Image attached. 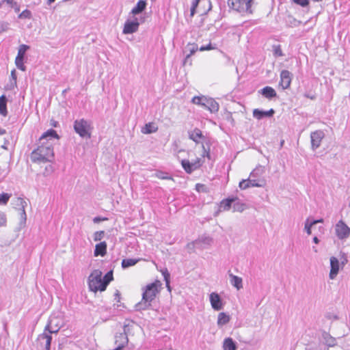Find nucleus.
Listing matches in <instances>:
<instances>
[{
    "instance_id": "4468645a",
    "label": "nucleus",
    "mask_w": 350,
    "mask_h": 350,
    "mask_svg": "<svg viewBox=\"0 0 350 350\" xmlns=\"http://www.w3.org/2000/svg\"><path fill=\"white\" fill-rule=\"evenodd\" d=\"M280 85L283 90L289 88L292 79L293 74L287 70H282L280 72Z\"/></svg>"
},
{
    "instance_id": "864d4df0",
    "label": "nucleus",
    "mask_w": 350,
    "mask_h": 350,
    "mask_svg": "<svg viewBox=\"0 0 350 350\" xmlns=\"http://www.w3.org/2000/svg\"><path fill=\"white\" fill-rule=\"evenodd\" d=\"M107 219L105 218V217H95L94 219H93V221L94 223H99L100 221H104V220H107Z\"/></svg>"
},
{
    "instance_id": "393cba45",
    "label": "nucleus",
    "mask_w": 350,
    "mask_h": 350,
    "mask_svg": "<svg viewBox=\"0 0 350 350\" xmlns=\"http://www.w3.org/2000/svg\"><path fill=\"white\" fill-rule=\"evenodd\" d=\"M234 201L232 203V208L234 212H243L247 208L246 204L243 203L237 197H233Z\"/></svg>"
},
{
    "instance_id": "2eb2a0df",
    "label": "nucleus",
    "mask_w": 350,
    "mask_h": 350,
    "mask_svg": "<svg viewBox=\"0 0 350 350\" xmlns=\"http://www.w3.org/2000/svg\"><path fill=\"white\" fill-rule=\"evenodd\" d=\"M210 303L211 307L217 311H219L224 308L223 301L220 295L215 292L211 293L209 295Z\"/></svg>"
},
{
    "instance_id": "7ed1b4c3",
    "label": "nucleus",
    "mask_w": 350,
    "mask_h": 350,
    "mask_svg": "<svg viewBox=\"0 0 350 350\" xmlns=\"http://www.w3.org/2000/svg\"><path fill=\"white\" fill-rule=\"evenodd\" d=\"M159 292L157 282L148 284L143 292L142 301L135 306V310L140 311L148 309L151 306V302L155 299Z\"/></svg>"
},
{
    "instance_id": "a878e982",
    "label": "nucleus",
    "mask_w": 350,
    "mask_h": 350,
    "mask_svg": "<svg viewBox=\"0 0 350 350\" xmlns=\"http://www.w3.org/2000/svg\"><path fill=\"white\" fill-rule=\"evenodd\" d=\"M230 284L235 287L237 290L243 288V280L241 278L234 275L232 273H229Z\"/></svg>"
},
{
    "instance_id": "5fc2aeb1",
    "label": "nucleus",
    "mask_w": 350,
    "mask_h": 350,
    "mask_svg": "<svg viewBox=\"0 0 350 350\" xmlns=\"http://www.w3.org/2000/svg\"><path fill=\"white\" fill-rule=\"evenodd\" d=\"M14 9L15 12H19L20 6L16 3L13 1V4H10Z\"/></svg>"
},
{
    "instance_id": "aec40b11",
    "label": "nucleus",
    "mask_w": 350,
    "mask_h": 350,
    "mask_svg": "<svg viewBox=\"0 0 350 350\" xmlns=\"http://www.w3.org/2000/svg\"><path fill=\"white\" fill-rule=\"evenodd\" d=\"M127 325L124 326V332L116 334L115 343L117 346L120 345L124 347L129 342V339L126 334Z\"/></svg>"
},
{
    "instance_id": "680f3d73",
    "label": "nucleus",
    "mask_w": 350,
    "mask_h": 350,
    "mask_svg": "<svg viewBox=\"0 0 350 350\" xmlns=\"http://www.w3.org/2000/svg\"><path fill=\"white\" fill-rule=\"evenodd\" d=\"M313 242L316 244H318L319 243V239H318L317 237H314L313 238Z\"/></svg>"
},
{
    "instance_id": "f8f14e48",
    "label": "nucleus",
    "mask_w": 350,
    "mask_h": 350,
    "mask_svg": "<svg viewBox=\"0 0 350 350\" xmlns=\"http://www.w3.org/2000/svg\"><path fill=\"white\" fill-rule=\"evenodd\" d=\"M324 136V133L321 130H317L311 133L310 139L312 150H315L320 147L321 141Z\"/></svg>"
},
{
    "instance_id": "cd10ccee",
    "label": "nucleus",
    "mask_w": 350,
    "mask_h": 350,
    "mask_svg": "<svg viewBox=\"0 0 350 350\" xmlns=\"http://www.w3.org/2000/svg\"><path fill=\"white\" fill-rule=\"evenodd\" d=\"M224 350H237V342L232 338H226L223 342Z\"/></svg>"
},
{
    "instance_id": "bf43d9fd",
    "label": "nucleus",
    "mask_w": 350,
    "mask_h": 350,
    "mask_svg": "<svg viewBox=\"0 0 350 350\" xmlns=\"http://www.w3.org/2000/svg\"><path fill=\"white\" fill-rule=\"evenodd\" d=\"M13 1L14 0H2L1 2L0 3V7L1 6L2 3H3L5 2L7 4H13Z\"/></svg>"
},
{
    "instance_id": "4c0bfd02",
    "label": "nucleus",
    "mask_w": 350,
    "mask_h": 350,
    "mask_svg": "<svg viewBox=\"0 0 350 350\" xmlns=\"http://www.w3.org/2000/svg\"><path fill=\"white\" fill-rule=\"evenodd\" d=\"M28 49H29V46L24 44H21L18 48V54L16 57L25 59V53Z\"/></svg>"
},
{
    "instance_id": "a211bd4d",
    "label": "nucleus",
    "mask_w": 350,
    "mask_h": 350,
    "mask_svg": "<svg viewBox=\"0 0 350 350\" xmlns=\"http://www.w3.org/2000/svg\"><path fill=\"white\" fill-rule=\"evenodd\" d=\"M59 136L56 132L53 129H50L44 132L41 137L39 138V144H44L46 142H49L50 139H58Z\"/></svg>"
},
{
    "instance_id": "6e6552de",
    "label": "nucleus",
    "mask_w": 350,
    "mask_h": 350,
    "mask_svg": "<svg viewBox=\"0 0 350 350\" xmlns=\"http://www.w3.org/2000/svg\"><path fill=\"white\" fill-rule=\"evenodd\" d=\"M336 237L340 240L347 239L350 235V228L342 221H338L335 226Z\"/></svg>"
},
{
    "instance_id": "49530a36",
    "label": "nucleus",
    "mask_w": 350,
    "mask_h": 350,
    "mask_svg": "<svg viewBox=\"0 0 350 350\" xmlns=\"http://www.w3.org/2000/svg\"><path fill=\"white\" fill-rule=\"evenodd\" d=\"M162 274L163 275V278L165 282H166L167 286L170 288L169 283H170V274L168 272L167 269H165L162 271Z\"/></svg>"
},
{
    "instance_id": "1a4fd4ad",
    "label": "nucleus",
    "mask_w": 350,
    "mask_h": 350,
    "mask_svg": "<svg viewBox=\"0 0 350 350\" xmlns=\"http://www.w3.org/2000/svg\"><path fill=\"white\" fill-rule=\"evenodd\" d=\"M202 163L201 159L199 158L191 162L187 159H183L181 161V165L187 174H191L193 172L200 168Z\"/></svg>"
},
{
    "instance_id": "e433bc0d",
    "label": "nucleus",
    "mask_w": 350,
    "mask_h": 350,
    "mask_svg": "<svg viewBox=\"0 0 350 350\" xmlns=\"http://www.w3.org/2000/svg\"><path fill=\"white\" fill-rule=\"evenodd\" d=\"M157 128L154 126L152 123L146 124L145 126L142 129V131L145 134H150L156 132Z\"/></svg>"
},
{
    "instance_id": "f257e3e1",
    "label": "nucleus",
    "mask_w": 350,
    "mask_h": 350,
    "mask_svg": "<svg viewBox=\"0 0 350 350\" xmlns=\"http://www.w3.org/2000/svg\"><path fill=\"white\" fill-rule=\"evenodd\" d=\"M103 273L98 269L94 270L88 277V286L91 291H104L113 280V271H109L103 278Z\"/></svg>"
},
{
    "instance_id": "412c9836",
    "label": "nucleus",
    "mask_w": 350,
    "mask_h": 350,
    "mask_svg": "<svg viewBox=\"0 0 350 350\" xmlns=\"http://www.w3.org/2000/svg\"><path fill=\"white\" fill-rule=\"evenodd\" d=\"M188 134L189 139L196 144L201 142L205 138L201 130L198 128H195L193 130L189 131Z\"/></svg>"
},
{
    "instance_id": "79ce46f5",
    "label": "nucleus",
    "mask_w": 350,
    "mask_h": 350,
    "mask_svg": "<svg viewBox=\"0 0 350 350\" xmlns=\"http://www.w3.org/2000/svg\"><path fill=\"white\" fill-rule=\"evenodd\" d=\"M11 197V195L8 193H2L0 194V205H5L10 198Z\"/></svg>"
},
{
    "instance_id": "774afa93",
    "label": "nucleus",
    "mask_w": 350,
    "mask_h": 350,
    "mask_svg": "<svg viewBox=\"0 0 350 350\" xmlns=\"http://www.w3.org/2000/svg\"><path fill=\"white\" fill-rule=\"evenodd\" d=\"M309 97L310 98V99L313 98V97H311V95L307 96V98H309Z\"/></svg>"
},
{
    "instance_id": "de8ad7c7",
    "label": "nucleus",
    "mask_w": 350,
    "mask_h": 350,
    "mask_svg": "<svg viewBox=\"0 0 350 350\" xmlns=\"http://www.w3.org/2000/svg\"><path fill=\"white\" fill-rule=\"evenodd\" d=\"M7 224L6 215L0 211V227L5 226Z\"/></svg>"
},
{
    "instance_id": "20e7f679",
    "label": "nucleus",
    "mask_w": 350,
    "mask_h": 350,
    "mask_svg": "<svg viewBox=\"0 0 350 350\" xmlns=\"http://www.w3.org/2000/svg\"><path fill=\"white\" fill-rule=\"evenodd\" d=\"M64 319L61 314H58L57 315L55 314H53L49 317L43 333L49 334L51 336L52 334H57L64 326Z\"/></svg>"
},
{
    "instance_id": "7c9ffc66",
    "label": "nucleus",
    "mask_w": 350,
    "mask_h": 350,
    "mask_svg": "<svg viewBox=\"0 0 350 350\" xmlns=\"http://www.w3.org/2000/svg\"><path fill=\"white\" fill-rule=\"evenodd\" d=\"M230 316L225 312H220L218 314L217 325L221 327L227 324L230 321Z\"/></svg>"
},
{
    "instance_id": "c9c22d12",
    "label": "nucleus",
    "mask_w": 350,
    "mask_h": 350,
    "mask_svg": "<svg viewBox=\"0 0 350 350\" xmlns=\"http://www.w3.org/2000/svg\"><path fill=\"white\" fill-rule=\"evenodd\" d=\"M139 261V259L135 258H126L122 261V267L126 269L136 265Z\"/></svg>"
},
{
    "instance_id": "8fccbe9b",
    "label": "nucleus",
    "mask_w": 350,
    "mask_h": 350,
    "mask_svg": "<svg viewBox=\"0 0 350 350\" xmlns=\"http://www.w3.org/2000/svg\"><path fill=\"white\" fill-rule=\"evenodd\" d=\"M202 156L203 157H207L208 159L211 158V154L209 150H207L204 145L202 144Z\"/></svg>"
},
{
    "instance_id": "13d9d810",
    "label": "nucleus",
    "mask_w": 350,
    "mask_h": 350,
    "mask_svg": "<svg viewBox=\"0 0 350 350\" xmlns=\"http://www.w3.org/2000/svg\"><path fill=\"white\" fill-rule=\"evenodd\" d=\"M114 296H115V299L117 300V301H120V293L118 291H116L115 294H114Z\"/></svg>"
},
{
    "instance_id": "4d7b16f0",
    "label": "nucleus",
    "mask_w": 350,
    "mask_h": 350,
    "mask_svg": "<svg viewBox=\"0 0 350 350\" xmlns=\"http://www.w3.org/2000/svg\"><path fill=\"white\" fill-rule=\"evenodd\" d=\"M253 0H247L245 1L246 10L248 11L252 6Z\"/></svg>"
},
{
    "instance_id": "c03bdc74",
    "label": "nucleus",
    "mask_w": 350,
    "mask_h": 350,
    "mask_svg": "<svg viewBox=\"0 0 350 350\" xmlns=\"http://www.w3.org/2000/svg\"><path fill=\"white\" fill-rule=\"evenodd\" d=\"M291 1L302 8L308 7L310 4V0H291Z\"/></svg>"
},
{
    "instance_id": "2f4dec72",
    "label": "nucleus",
    "mask_w": 350,
    "mask_h": 350,
    "mask_svg": "<svg viewBox=\"0 0 350 350\" xmlns=\"http://www.w3.org/2000/svg\"><path fill=\"white\" fill-rule=\"evenodd\" d=\"M198 50H199V48L198 46V44L196 43H188L187 46H185L183 52L188 53L187 55H189L191 56L193 55Z\"/></svg>"
},
{
    "instance_id": "423d86ee",
    "label": "nucleus",
    "mask_w": 350,
    "mask_h": 350,
    "mask_svg": "<svg viewBox=\"0 0 350 350\" xmlns=\"http://www.w3.org/2000/svg\"><path fill=\"white\" fill-rule=\"evenodd\" d=\"M75 131L82 138L91 137V122L84 118L74 122Z\"/></svg>"
},
{
    "instance_id": "c756f323",
    "label": "nucleus",
    "mask_w": 350,
    "mask_h": 350,
    "mask_svg": "<svg viewBox=\"0 0 350 350\" xmlns=\"http://www.w3.org/2000/svg\"><path fill=\"white\" fill-rule=\"evenodd\" d=\"M7 102L8 99L5 95H2L0 96V114L3 116H8V109H7Z\"/></svg>"
},
{
    "instance_id": "e2e57ef3",
    "label": "nucleus",
    "mask_w": 350,
    "mask_h": 350,
    "mask_svg": "<svg viewBox=\"0 0 350 350\" xmlns=\"http://www.w3.org/2000/svg\"><path fill=\"white\" fill-rule=\"evenodd\" d=\"M6 131L5 129H0V135L5 134Z\"/></svg>"
},
{
    "instance_id": "6ab92c4d",
    "label": "nucleus",
    "mask_w": 350,
    "mask_h": 350,
    "mask_svg": "<svg viewBox=\"0 0 350 350\" xmlns=\"http://www.w3.org/2000/svg\"><path fill=\"white\" fill-rule=\"evenodd\" d=\"M274 113L275 111L273 109H270L268 111H264L259 109H255L253 110V116L258 120H262L265 118H271Z\"/></svg>"
},
{
    "instance_id": "9b49d317",
    "label": "nucleus",
    "mask_w": 350,
    "mask_h": 350,
    "mask_svg": "<svg viewBox=\"0 0 350 350\" xmlns=\"http://www.w3.org/2000/svg\"><path fill=\"white\" fill-rule=\"evenodd\" d=\"M139 23L137 18L134 17L133 19H128L123 28L124 34H131L136 32L138 30Z\"/></svg>"
},
{
    "instance_id": "39448f33",
    "label": "nucleus",
    "mask_w": 350,
    "mask_h": 350,
    "mask_svg": "<svg viewBox=\"0 0 350 350\" xmlns=\"http://www.w3.org/2000/svg\"><path fill=\"white\" fill-rule=\"evenodd\" d=\"M192 103L200 105L204 109H208L211 113H216L219 111V105L212 98H208L204 96H194L191 100Z\"/></svg>"
},
{
    "instance_id": "338daca9",
    "label": "nucleus",
    "mask_w": 350,
    "mask_h": 350,
    "mask_svg": "<svg viewBox=\"0 0 350 350\" xmlns=\"http://www.w3.org/2000/svg\"><path fill=\"white\" fill-rule=\"evenodd\" d=\"M313 1H315V2H319V1H322L323 0H312Z\"/></svg>"
},
{
    "instance_id": "69168bd1",
    "label": "nucleus",
    "mask_w": 350,
    "mask_h": 350,
    "mask_svg": "<svg viewBox=\"0 0 350 350\" xmlns=\"http://www.w3.org/2000/svg\"><path fill=\"white\" fill-rule=\"evenodd\" d=\"M204 187V185H203L197 184V185H196V189H198V187Z\"/></svg>"
},
{
    "instance_id": "ddd939ff",
    "label": "nucleus",
    "mask_w": 350,
    "mask_h": 350,
    "mask_svg": "<svg viewBox=\"0 0 350 350\" xmlns=\"http://www.w3.org/2000/svg\"><path fill=\"white\" fill-rule=\"evenodd\" d=\"M213 243V239L209 236H201L193 242L196 248L203 250L207 248Z\"/></svg>"
},
{
    "instance_id": "bb28decb",
    "label": "nucleus",
    "mask_w": 350,
    "mask_h": 350,
    "mask_svg": "<svg viewBox=\"0 0 350 350\" xmlns=\"http://www.w3.org/2000/svg\"><path fill=\"white\" fill-rule=\"evenodd\" d=\"M147 2L145 0H139L136 5L132 9L131 13L133 15L142 13L146 8Z\"/></svg>"
},
{
    "instance_id": "0eeeda50",
    "label": "nucleus",
    "mask_w": 350,
    "mask_h": 350,
    "mask_svg": "<svg viewBox=\"0 0 350 350\" xmlns=\"http://www.w3.org/2000/svg\"><path fill=\"white\" fill-rule=\"evenodd\" d=\"M265 185L264 178H253L249 176L247 180H242L239 185L241 190L247 189L250 187H263Z\"/></svg>"
},
{
    "instance_id": "f3484780",
    "label": "nucleus",
    "mask_w": 350,
    "mask_h": 350,
    "mask_svg": "<svg viewBox=\"0 0 350 350\" xmlns=\"http://www.w3.org/2000/svg\"><path fill=\"white\" fill-rule=\"evenodd\" d=\"M340 269V262L337 258L331 257L330 258V272H329V278L333 280L334 279L338 273Z\"/></svg>"
},
{
    "instance_id": "58836bf2",
    "label": "nucleus",
    "mask_w": 350,
    "mask_h": 350,
    "mask_svg": "<svg viewBox=\"0 0 350 350\" xmlns=\"http://www.w3.org/2000/svg\"><path fill=\"white\" fill-rule=\"evenodd\" d=\"M200 0H194L192 2V5L190 10V16L193 17L196 13L198 12L200 5Z\"/></svg>"
},
{
    "instance_id": "09e8293b",
    "label": "nucleus",
    "mask_w": 350,
    "mask_h": 350,
    "mask_svg": "<svg viewBox=\"0 0 350 350\" xmlns=\"http://www.w3.org/2000/svg\"><path fill=\"white\" fill-rule=\"evenodd\" d=\"M9 23L5 21L0 22V33L8 30Z\"/></svg>"
},
{
    "instance_id": "b1692460",
    "label": "nucleus",
    "mask_w": 350,
    "mask_h": 350,
    "mask_svg": "<svg viewBox=\"0 0 350 350\" xmlns=\"http://www.w3.org/2000/svg\"><path fill=\"white\" fill-rule=\"evenodd\" d=\"M200 5L198 12L201 15H204L211 10L212 5L210 0H200Z\"/></svg>"
},
{
    "instance_id": "473e14b6",
    "label": "nucleus",
    "mask_w": 350,
    "mask_h": 350,
    "mask_svg": "<svg viewBox=\"0 0 350 350\" xmlns=\"http://www.w3.org/2000/svg\"><path fill=\"white\" fill-rule=\"evenodd\" d=\"M265 170L264 167L261 165L256 167L250 174V177L253 178H261Z\"/></svg>"
},
{
    "instance_id": "4be33fe9",
    "label": "nucleus",
    "mask_w": 350,
    "mask_h": 350,
    "mask_svg": "<svg viewBox=\"0 0 350 350\" xmlns=\"http://www.w3.org/2000/svg\"><path fill=\"white\" fill-rule=\"evenodd\" d=\"M258 93L262 94L265 98L272 100L277 97V93L275 90L270 86H265V88L258 90Z\"/></svg>"
},
{
    "instance_id": "f03ea898",
    "label": "nucleus",
    "mask_w": 350,
    "mask_h": 350,
    "mask_svg": "<svg viewBox=\"0 0 350 350\" xmlns=\"http://www.w3.org/2000/svg\"><path fill=\"white\" fill-rule=\"evenodd\" d=\"M53 157V148L49 142L44 144L38 143V148L31 153V161L37 163L50 162Z\"/></svg>"
},
{
    "instance_id": "ea45409f",
    "label": "nucleus",
    "mask_w": 350,
    "mask_h": 350,
    "mask_svg": "<svg viewBox=\"0 0 350 350\" xmlns=\"http://www.w3.org/2000/svg\"><path fill=\"white\" fill-rule=\"evenodd\" d=\"M273 56L275 57H282L284 55V53L281 49V46L280 44L273 45Z\"/></svg>"
},
{
    "instance_id": "37998d69",
    "label": "nucleus",
    "mask_w": 350,
    "mask_h": 350,
    "mask_svg": "<svg viewBox=\"0 0 350 350\" xmlns=\"http://www.w3.org/2000/svg\"><path fill=\"white\" fill-rule=\"evenodd\" d=\"M32 17L31 12L29 10H23L19 15L18 18L20 19H30Z\"/></svg>"
},
{
    "instance_id": "6e6d98bb",
    "label": "nucleus",
    "mask_w": 350,
    "mask_h": 350,
    "mask_svg": "<svg viewBox=\"0 0 350 350\" xmlns=\"http://www.w3.org/2000/svg\"><path fill=\"white\" fill-rule=\"evenodd\" d=\"M289 19H290V23L291 25H294V26H297L298 25L300 22H298L295 18H293V17H289Z\"/></svg>"
},
{
    "instance_id": "0e129e2a",
    "label": "nucleus",
    "mask_w": 350,
    "mask_h": 350,
    "mask_svg": "<svg viewBox=\"0 0 350 350\" xmlns=\"http://www.w3.org/2000/svg\"><path fill=\"white\" fill-rule=\"evenodd\" d=\"M55 1V0H48V1H47V3H48L49 5H50V4H51L52 3H53Z\"/></svg>"
},
{
    "instance_id": "9d476101",
    "label": "nucleus",
    "mask_w": 350,
    "mask_h": 350,
    "mask_svg": "<svg viewBox=\"0 0 350 350\" xmlns=\"http://www.w3.org/2000/svg\"><path fill=\"white\" fill-rule=\"evenodd\" d=\"M17 205L20 206L18 208L20 216L19 228L21 229L24 228L26 224L27 214L25 212V207L27 206V203L24 199L18 198L17 199Z\"/></svg>"
},
{
    "instance_id": "dca6fc26",
    "label": "nucleus",
    "mask_w": 350,
    "mask_h": 350,
    "mask_svg": "<svg viewBox=\"0 0 350 350\" xmlns=\"http://www.w3.org/2000/svg\"><path fill=\"white\" fill-rule=\"evenodd\" d=\"M38 342L43 350H50L52 342V336L47 333L40 334L38 336Z\"/></svg>"
},
{
    "instance_id": "f704fd0d",
    "label": "nucleus",
    "mask_w": 350,
    "mask_h": 350,
    "mask_svg": "<svg viewBox=\"0 0 350 350\" xmlns=\"http://www.w3.org/2000/svg\"><path fill=\"white\" fill-rule=\"evenodd\" d=\"M154 176L161 180H173L170 173L161 170L156 171Z\"/></svg>"
},
{
    "instance_id": "603ef678",
    "label": "nucleus",
    "mask_w": 350,
    "mask_h": 350,
    "mask_svg": "<svg viewBox=\"0 0 350 350\" xmlns=\"http://www.w3.org/2000/svg\"><path fill=\"white\" fill-rule=\"evenodd\" d=\"M214 47L212 46V44L211 43H209L208 44L206 45V46H202L199 50L200 51H209V50H211V49H213Z\"/></svg>"
},
{
    "instance_id": "a19ab883",
    "label": "nucleus",
    "mask_w": 350,
    "mask_h": 350,
    "mask_svg": "<svg viewBox=\"0 0 350 350\" xmlns=\"http://www.w3.org/2000/svg\"><path fill=\"white\" fill-rule=\"evenodd\" d=\"M15 64L18 69H19L22 71L26 70V66L24 65V59L23 58L16 57Z\"/></svg>"
},
{
    "instance_id": "3c124183",
    "label": "nucleus",
    "mask_w": 350,
    "mask_h": 350,
    "mask_svg": "<svg viewBox=\"0 0 350 350\" xmlns=\"http://www.w3.org/2000/svg\"><path fill=\"white\" fill-rule=\"evenodd\" d=\"M183 64L184 66H185L187 64H189V66H191L192 64L191 56L189 55H186V56L183 60Z\"/></svg>"
},
{
    "instance_id": "c85d7f7f",
    "label": "nucleus",
    "mask_w": 350,
    "mask_h": 350,
    "mask_svg": "<svg viewBox=\"0 0 350 350\" xmlns=\"http://www.w3.org/2000/svg\"><path fill=\"white\" fill-rule=\"evenodd\" d=\"M234 201L233 197H229L228 198L224 199L221 201L219 204V209L221 211H229L230 208L232 206V203Z\"/></svg>"
},
{
    "instance_id": "72a5a7b5",
    "label": "nucleus",
    "mask_w": 350,
    "mask_h": 350,
    "mask_svg": "<svg viewBox=\"0 0 350 350\" xmlns=\"http://www.w3.org/2000/svg\"><path fill=\"white\" fill-rule=\"evenodd\" d=\"M323 221V219L312 220L311 221H309V219H307L305 222V230L307 234H310L312 233L311 228L314 225L317 224V223H321Z\"/></svg>"
},
{
    "instance_id": "052dcab7",
    "label": "nucleus",
    "mask_w": 350,
    "mask_h": 350,
    "mask_svg": "<svg viewBox=\"0 0 350 350\" xmlns=\"http://www.w3.org/2000/svg\"><path fill=\"white\" fill-rule=\"evenodd\" d=\"M11 76L16 81V71L15 70H12L11 72Z\"/></svg>"
},
{
    "instance_id": "a18cd8bd",
    "label": "nucleus",
    "mask_w": 350,
    "mask_h": 350,
    "mask_svg": "<svg viewBox=\"0 0 350 350\" xmlns=\"http://www.w3.org/2000/svg\"><path fill=\"white\" fill-rule=\"evenodd\" d=\"M105 236V231L103 230H100V231H96L94 233V241H100L101 239H103Z\"/></svg>"
},
{
    "instance_id": "5701e85b",
    "label": "nucleus",
    "mask_w": 350,
    "mask_h": 350,
    "mask_svg": "<svg viewBox=\"0 0 350 350\" xmlns=\"http://www.w3.org/2000/svg\"><path fill=\"white\" fill-rule=\"evenodd\" d=\"M107 245L105 241L96 244L94 251V256H104L107 253Z\"/></svg>"
}]
</instances>
